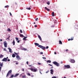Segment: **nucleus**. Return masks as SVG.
I'll return each mask as SVG.
<instances>
[{"label": "nucleus", "instance_id": "44", "mask_svg": "<svg viewBox=\"0 0 78 78\" xmlns=\"http://www.w3.org/2000/svg\"><path fill=\"white\" fill-rule=\"evenodd\" d=\"M18 43H19L20 42V40H18L17 41Z\"/></svg>", "mask_w": 78, "mask_h": 78}, {"label": "nucleus", "instance_id": "10", "mask_svg": "<svg viewBox=\"0 0 78 78\" xmlns=\"http://www.w3.org/2000/svg\"><path fill=\"white\" fill-rule=\"evenodd\" d=\"M8 49L9 50V52L10 53H12V50L10 48H8Z\"/></svg>", "mask_w": 78, "mask_h": 78}, {"label": "nucleus", "instance_id": "55", "mask_svg": "<svg viewBox=\"0 0 78 78\" xmlns=\"http://www.w3.org/2000/svg\"><path fill=\"white\" fill-rule=\"evenodd\" d=\"M40 54H41V55H42V54H43V52H40Z\"/></svg>", "mask_w": 78, "mask_h": 78}, {"label": "nucleus", "instance_id": "50", "mask_svg": "<svg viewBox=\"0 0 78 78\" xmlns=\"http://www.w3.org/2000/svg\"><path fill=\"white\" fill-rule=\"evenodd\" d=\"M51 28H53V27H55V26H51Z\"/></svg>", "mask_w": 78, "mask_h": 78}, {"label": "nucleus", "instance_id": "51", "mask_svg": "<svg viewBox=\"0 0 78 78\" xmlns=\"http://www.w3.org/2000/svg\"><path fill=\"white\" fill-rule=\"evenodd\" d=\"M38 65H41V63H38Z\"/></svg>", "mask_w": 78, "mask_h": 78}, {"label": "nucleus", "instance_id": "46", "mask_svg": "<svg viewBox=\"0 0 78 78\" xmlns=\"http://www.w3.org/2000/svg\"><path fill=\"white\" fill-rule=\"evenodd\" d=\"M49 72V70H48V71H46V73H48V72Z\"/></svg>", "mask_w": 78, "mask_h": 78}, {"label": "nucleus", "instance_id": "13", "mask_svg": "<svg viewBox=\"0 0 78 78\" xmlns=\"http://www.w3.org/2000/svg\"><path fill=\"white\" fill-rule=\"evenodd\" d=\"M19 75V73H17V74H16L15 76H14V77H16L17 76H18V75Z\"/></svg>", "mask_w": 78, "mask_h": 78}, {"label": "nucleus", "instance_id": "9", "mask_svg": "<svg viewBox=\"0 0 78 78\" xmlns=\"http://www.w3.org/2000/svg\"><path fill=\"white\" fill-rule=\"evenodd\" d=\"M7 43H6L5 42H4V47H7Z\"/></svg>", "mask_w": 78, "mask_h": 78}, {"label": "nucleus", "instance_id": "25", "mask_svg": "<svg viewBox=\"0 0 78 78\" xmlns=\"http://www.w3.org/2000/svg\"><path fill=\"white\" fill-rule=\"evenodd\" d=\"M59 44H60L61 45H62V41H61V40L59 41Z\"/></svg>", "mask_w": 78, "mask_h": 78}, {"label": "nucleus", "instance_id": "38", "mask_svg": "<svg viewBox=\"0 0 78 78\" xmlns=\"http://www.w3.org/2000/svg\"><path fill=\"white\" fill-rule=\"evenodd\" d=\"M27 75H29V76H31V74H30V73H28L27 74Z\"/></svg>", "mask_w": 78, "mask_h": 78}, {"label": "nucleus", "instance_id": "59", "mask_svg": "<svg viewBox=\"0 0 78 78\" xmlns=\"http://www.w3.org/2000/svg\"><path fill=\"white\" fill-rule=\"evenodd\" d=\"M53 67L52 66L51 68H50V69H53Z\"/></svg>", "mask_w": 78, "mask_h": 78}, {"label": "nucleus", "instance_id": "61", "mask_svg": "<svg viewBox=\"0 0 78 78\" xmlns=\"http://www.w3.org/2000/svg\"><path fill=\"white\" fill-rule=\"evenodd\" d=\"M37 27V26L36 25H35V28H36V27Z\"/></svg>", "mask_w": 78, "mask_h": 78}, {"label": "nucleus", "instance_id": "41", "mask_svg": "<svg viewBox=\"0 0 78 78\" xmlns=\"http://www.w3.org/2000/svg\"><path fill=\"white\" fill-rule=\"evenodd\" d=\"M22 71H23V72H24V71H25V70L24 69H23V68L22 69Z\"/></svg>", "mask_w": 78, "mask_h": 78}, {"label": "nucleus", "instance_id": "47", "mask_svg": "<svg viewBox=\"0 0 78 78\" xmlns=\"http://www.w3.org/2000/svg\"><path fill=\"white\" fill-rule=\"evenodd\" d=\"M68 41H71V39H68Z\"/></svg>", "mask_w": 78, "mask_h": 78}, {"label": "nucleus", "instance_id": "6", "mask_svg": "<svg viewBox=\"0 0 78 78\" xmlns=\"http://www.w3.org/2000/svg\"><path fill=\"white\" fill-rule=\"evenodd\" d=\"M7 60H8V59H7V58H4L2 61H5V62H6L7 61Z\"/></svg>", "mask_w": 78, "mask_h": 78}, {"label": "nucleus", "instance_id": "11", "mask_svg": "<svg viewBox=\"0 0 78 78\" xmlns=\"http://www.w3.org/2000/svg\"><path fill=\"white\" fill-rule=\"evenodd\" d=\"M38 38H39V39L40 40V41H42V38H41V36H40V35H38Z\"/></svg>", "mask_w": 78, "mask_h": 78}, {"label": "nucleus", "instance_id": "36", "mask_svg": "<svg viewBox=\"0 0 78 78\" xmlns=\"http://www.w3.org/2000/svg\"><path fill=\"white\" fill-rule=\"evenodd\" d=\"M42 58H43V59H46V58H45V57H43Z\"/></svg>", "mask_w": 78, "mask_h": 78}, {"label": "nucleus", "instance_id": "19", "mask_svg": "<svg viewBox=\"0 0 78 78\" xmlns=\"http://www.w3.org/2000/svg\"><path fill=\"white\" fill-rule=\"evenodd\" d=\"M52 16H55V13H54V12H52Z\"/></svg>", "mask_w": 78, "mask_h": 78}, {"label": "nucleus", "instance_id": "64", "mask_svg": "<svg viewBox=\"0 0 78 78\" xmlns=\"http://www.w3.org/2000/svg\"><path fill=\"white\" fill-rule=\"evenodd\" d=\"M63 78H66V77H63Z\"/></svg>", "mask_w": 78, "mask_h": 78}, {"label": "nucleus", "instance_id": "23", "mask_svg": "<svg viewBox=\"0 0 78 78\" xmlns=\"http://www.w3.org/2000/svg\"><path fill=\"white\" fill-rule=\"evenodd\" d=\"M20 37H24V36H23V34H20Z\"/></svg>", "mask_w": 78, "mask_h": 78}, {"label": "nucleus", "instance_id": "22", "mask_svg": "<svg viewBox=\"0 0 78 78\" xmlns=\"http://www.w3.org/2000/svg\"><path fill=\"white\" fill-rule=\"evenodd\" d=\"M26 9H27L28 10H31V8L30 7H29V8H27Z\"/></svg>", "mask_w": 78, "mask_h": 78}, {"label": "nucleus", "instance_id": "18", "mask_svg": "<svg viewBox=\"0 0 78 78\" xmlns=\"http://www.w3.org/2000/svg\"><path fill=\"white\" fill-rule=\"evenodd\" d=\"M12 58H15V57H16V55H15V54H13L12 55Z\"/></svg>", "mask_w": 78, "mask_h": 78}, {"label": "nucleus", "instance_id": "62", "mask_svg": "<svg viewBox=\"0 0 78 78\" xmlns=\"http://www.w3.org/2000/svg\"><path fill=\"white\" fill-rule=\"evenodd\" d=\"M54 54H55V55H56V52H54Z\"/></svg>", "mask_w": 78, "mask_h": 78}, {"label": "nucleus", "instance_id": "7", "mask_svg": "<svg viewBox=\"0 0 78 78\" xmlns=\"http://www.w3.org/2000/svg\"><path fill=\"white\" fill-rule=\"evenodd\" d=\"M50 71H51V73L52 75H53V72H54V71H53V69H51L50 70Z\"/></svg>", "mask_w": 78, "mask_h": 78}, {"label": "nucleus", "instance_id": "54", "mask_svg": "<svg viewBox=\"0 0 78 78\" xmlns=\"http://www.w3.org/2000/svg\"><path fill=\"white\" fill-rule=\"evenodd\" d=\"M7 61L8 62H9V61H10V60L9 59H8V60H7Z\"/></svg>", "mask_w": 78, "mask_h": 78}, {"label": "nucleus", "instance_id": "56", "mask_svg": "<svg viewBox=\"0 0 78 78\" xmlns=\"http://www.w3.org/2000/svg\"><path fill=\"white\" fill-rule=\"evenodd\" d=\"M48 65L49 66H53V65H51L50 64H49Z\"/></svg>", "mask_w": 78, "mask_h": 78}, {"label": "nucleus", "instance_id": "17", "mask_svg": "<svg viewBox=\"0 0 78 78\" xmlns=\"http://www.w3.org/2000/svg\"><path fill=\"white\" fill-rule=\"evenodd\" d=\"M3 56H4L3 55H2V54H1L0 55V58H2Z\"/></svg>", "mask_w": 78, "mask_h": 78}, {"label": "nucleus", "instance_id": "28", "mask_svg": "<svg viewBox=\"0 0 78 78\" xmlns=\"http://www.w3.org/2000/svg\"><path fill=\"white\" fill-rule=\"evenodd\" d=\"M71 41H73V37H72L71 38Z\"/></svg>", "mask_w": 78, "mask_h": 78}, {"label": "nucleus", "instance_id": "52", "mask_svg": "<svg viewBox=\"0 0 78 78\" xmlns=\"http://www.w3.org/2000/svg\"><path fill=\"white\" fill-rule=\"evenodd\" d=\"M26 63H27V65H28V61Z\"/></svg>", "mask_w": 78, "mask_h": 78}, {"label": "nucleus", "instance_id": "14", "mask_svg": "<svg viewBox=\"0 0 78 78\" xmlns=\"http://www.w3.org/2000/svg\"><path fill=\"white\" fill-rule=\"evenodd\" d=\"M24 38H23V40H24L25 41H26V39H27V37H25V36H24Z\"/></svg>", "mask_w": 78, "mask_h": 78}, {"label": "nucleus", "instance_id": "30", "mask_svg": "<svg viewBox=\"0 0 78 78\" xmlns=\"http://www.w3.org/2000/svg\"><path fill=\"white\" fill-rule=\"evenodd\" d=\"M22 78H26V76H22Z\"/></svg>", "mask_w": 78, "mask_h": 78}, {"label": "nucleus", "instance_id": "2", "mask_svg": "<svg viewBox=\"0 0 78 78\" xmlns=\"http://www.w3.org/2000/svg\"><path fill=\"white\" fill-rule=\"evenodd\" d=\"M64 68L65 69H70V66L69 65H65Z\"/></svg>", "mask_w": 78, "mask_h": 78}, {"label": "nucleus", "instance_id": "4", "mask_svg": "<svg viewBox=\"0 0 78 78\" xmlns=\"http://www.w3.org/2000/svg\"><path fill=\"white\" fill-rule=\"evenodd\" d=\"M30 70L32 71V72H37V69H33L31 68L30 69Z\"/></svg>", "mask_w": 78, "mask_h": 78}, {"label": "nucleus", "instance_id": "27", "mask_svg": "<svg viewBox=\"0 0 78 78\" xmlns=\"http://www.w3.org/2000/svg\"><path fill=\"white\" fill-rule=\"evenodd\" d=\"M14 76V75L12 74L10 78H13Z\"/></svg>", "mask_w": 78, "mask_h": 78}, {"label": "nucleus", "instance_id": "8", "mask_svg": "<svg viewBox=\"0 0 78 78\" xmlns=\"http://www.w3.org/2000/svg\"><path fill=\"white\" fill-rule=\"evenodd\" d=\"M16 58L18 59H21L20 56H19L18 55L16 56Z\"/></svg>", "mask_w": 78, "mask_h": 78}, {"label": "nucleus", "instance_id": "31", "mask_svg": "<svg viewBox=\"0 0 78 78\" xmlns=\"http://www.w3.org/2000/svg\"><path fill=\"white\" fill-rule=\"evenodd\" d=\"M9 37H10V36H9V37L6 39V40L8 39V40H9Z\"/></svg>", "mask_w": 78, "mask_h": 78}, {"label": "nucleus", "instance_id": "29", "mask_svg": "<svg viewBox=\"0 0 78 78\" xmlns=\"http://www.w3.org/2000/svg\"><path fill=\"white\" fill-rule=\"evenodd\" d=\"M9 73H8L6 75V77H7V76H9Z\"/></svg>", "mask_w": 78, "mask_h": 78}, {"label": "nucleus", "instance_id": "42", "mask_svg": "<svg viewBox=\"0 0 78 78\" xmlns=\"http://www.w3.org/2000/svg\"><path fill=\"white\" fill-rule=\"evenodd\" d=\"M16 65H17V64H19V63L17 62L16 63Z\"/></svg>", "mask_w": 78, "mask_h": 78}, {"label": "nucleus", "instance_id": "20", "mask_svg": "<svg viewBox=\"0 0 78 78\" xmlns=\"http://www.w3.org/2000/svg\"><path fill=\"white\" fill-rule=\"evenodd\" d=\"M23 50H24V51H27V49L25 48H23Z\"/></svg>", "mask_w": 78, "mask_h": 78}, {"label": "nucleus", "instance_id": "35", "mask_svg": "<svg viewBox=\"0 0 78 78\" xmlns=\"http://www.w3.org/2000/svg\"><path fill=\"white\" fill-rule=\"evenodd\" d=\"M16 41H18L19 40V38H16Z\"/></svg>", "mask_w": 78, "mask_h": 78}, {"label": "nucleus", "instance_id": "40", "mask_svg": "<svg viewBox=\"0 0 78 78\" xmlns=\"http://www.w3.org/2000/svg\"><path fill=\"white\" fill-rule=\"evenodd\" d=\"M52 78H56V77L55 76H53L52 77Z\"/></svg>", "mask_w": 78, "mask_h": 78}, {"label": "nucleus", "instance_id": "26", "mask_svg": "<svg viewBox=\"0 0 78 78\" xmlns=\"http://www.w3.org/2000/svg\"><path fill=\"white\" fill-rule=\"evenodd\" d=\"M7 31H11V30L9 28H8Z\"/></svg>", "mask_w": 78, "mask_h": 78}, {"label": "nucleus", "instance_id": "3", "mask_svg": "<svg viewBox=\"0 0 78 78\" xmlns=\"http://www.w3.org/2000/svg\"><path fill=\"white\" fill-rule=\"evenodd\" d=\"M52 63H53L54 65H56L57 67H59V63H58V62L55 61L53 62Z\"/></svg>", "mask_w": 78, "mask_h": 78}, {"label": "nucleus", "instance_id": "16", "mask_svg": "<svg viewBox=\"0 0 78 78\" xmlns=\"http://www.w3.org/2000/svg\"><path fill=\"white\" fill-rule=\"evenodd\" d=\"M8 73L11 74V73H12V70H10L8 72Z\"/></svg>", "mask_w": 78, "mask_h": 78}, {"label": "nucleus", "instance_id": "63", "mask_svg": "<svg viewBox=\"0 0 78 78\" xmlns=\"http://www.w3.org/2000/svg\"><path fill=\"white\" fill-rule=\"evenodd\" d=\"M0 41H1V42H2V39H0Z\"/></svg>", "mask_w": 78, "mask_h": 78}, {"label": "nucleus", "instance_id": "57", "mask_svg": "<svg viewBox=\"0 0 78 78\" xmlns=\"http://www.w3.org/2000/svg\"><path fill=\"white\" fill-rule=\"evenodd\" d=\"M63 62L62 61H61V64H63Z\"/></svg>", "mask_w": 78, "mask_h": 78}, {"label": "nucleus", "instance_id": "53", "mask_svg": "<svg viewBox=\"0 0 78 78\" xmlns=\"http://www.w3.org/2000/svg\"><path fill=\"white\" fill-rule=\"evenodd\" d=\"M47 5H50V3L49 2H47Z\"/></svg>", "mask_w": 78, "mask_h": 78}, {"label": "nucleus", "instance_id": "32", "mask_svg": "<svg viewBox=\"0 0 78 78\" xmlns=\"http://www.w3.org/2000/svg\"><path fill=\"white\" fill-rule=\"evenodd\" d=\"M0 66H1V67H2L3 66V63H1L0 64Z\"/></svg>", "mask_w": 78, "mask_h": 78}, {"label": "nucleus", "instance_id": "49", "mask_svg": "<svg viewBox=\"0 0 78 78\" xmlns=\"http://www.w3.org/2000/svg\"><path fill=\"white\" fill-rule=\"evenodd\" d=\"M49 48V47H48V46H47L46 47V49H48V48Z\"/></svg>", "mask_w": 78, "mask_h": 78}, {"label": "nucleus", "instance_id": "58", "mask_svg": "<svg viewBox=\"0 0 78 78\" xmlns=\"http://www.w3.org/2000/svg\"><path fill=\"white\" fill-rule=\"evenodd\" d=\"M66 51H69V50H68V49H67L66 50Z\"/></svg>", "mask_w": 78, "mask_h": 78}, {"label": "nucleus", "instance_id": "24", "mask_svg": "<svg viewBox=\"0 0 78 78\" xmlns=\"http://www.w3.org/2000/svg\"><path fill=\"white\" fill-rule=\"evenodd\" d=\"M13 45H15V41H14V40H13Z\"/></svg>", "mask_w": 78, "mask_h": 78}, {"label": "nucleus", "instance_id": "60", "mask_svg": "<svg viewBox=\"0 0 78 78\" xmlns=\"http://www.w3.org/2000/svg\"><path fill=\"white\" fill-rule=\"evenodd\" d=\"M4 51H6V48H4Z\"/></svg>", "mask_w": 78, "mask_h": 78}, {"label": "nucleus", "instance_id": "45", "mask_svg": "<svg viewBox=\"0 0 78 78\" xmlns=\"http://www.w3.org/2000/svg\"><path fill=\"white\" fill-rule=\"evenodd\" d=\"M9 14H10V16H12V14H11V12H9Z\"/></svg>", "mask_w": 78, "mask_h": 78}, {"label": "nucleus", "instance_id": "21", "mask_svg": "<svg viewBox=\"0 0 78 78\" xmlns=\"http://www.w3.org/2000/svg\"><path fill=\"white\" fill-rule=\"evenodd\" d=\"M47 62L49 63H51V61L50 60H48L47 61Z\"/></svg>", "mask_w": 78, "mask_h": 78}, {"label": "nucleus", "instance_id": "5", "mask_svg": "<svg viewBox=\"0 0 78 78\" xmlns=\"http://www.w3.org/2000/svg\"><path fill=\"white\" fill-rule=\"evenodd\" d=\"M69 61L71 63H75V61L73 59H71Z\"/></svg>", "mask_w": 78, "mask_h": 78}, {"label": "nucleus", "instance_id": "15", "mask_svg": "<svg viewBox=\"0 0 78 78\" xmlns=\"http://www.w3.org/2000/svg\"><path fill=\"white\" fill-rule=\"evenodd\" d=\"M34 44L35 45H36V46H39V44L37 43H34Z\"/></svg>", "mask_w": 78, "mask_h": 78}, {"label": "nucleus", "instance_id": "37", "mask_svg": "<svg viewBox=\"0 0 78 78\" xmlns=\"http://www.w3.org/2000/svg\"><path fill=\"white\" fill-rule=\"evenodd\" d=\"M38 20V18H36V19H35V20L36 21H37Z\"/></svg>", "mask_w": 78, "mask_h": 78}, {"label": "nucleus", "instance_id": "48", "mask_svg": "<svg viewBox=\"0 0 78 78\" xmlns=\"http://www.w3.org/2000/svg\"><path fill=\"white\" fill-rule=\"evenodd\" d=\"M8 6H9L6 5V6H5V8H7V7H8Z\"/></svg>", "mask_w": 78, "mask_h": 78}, {"label": "nucleus", "instance_id": "39", "mask_svg": "<svg viewBox=\"0 0 78 78\" xmlns=\"http://www.w3.org/2000/svg\"><path fill=\"white\" fill-rule=\"evenodd\" d=\"M15 55H18V54H19V53H16V52H15Z\"/></svg>", "mask_w": 78, "mask_h": 78}, {"label": "nucleus", "instance_id": "1", "mask_svg": "<svg viewBox=\"0 0 78 78\" xmlns=\"http://www.w3.org/2000/svg\"><path fill=\"white\" fill-rule=\"evenodd\" d=\"M38 47H39L40 48H41V49H42V50H45V49H46L45 48V47H44V46H43L42 45H39L38 46Z\"/></svg>", "mask_w": 78, "mask_h": 78}, {"label": "nucleus", "instance_id": "33", "mask_svg": "<svg viewBox=\"0 0 78 78\" xmlns=\"http://www.w3.org/2000/svg\"><path fill=\"white\" fill-rule=\"evenodd\" d=\"M54 22L55 23H56V20H54Z\"/></svg>", "mask_w": 78, "mask_h": 78}, {"label": "nucleus", "instance_id": "34", "mask_svg": "<svg viewBox=\"0 0 78 78\" xmlns=\"http://www.w3.org/2000/svg\"><path fill=\"white\" fill-rule=\"evenodd\" d=\"M20 33H22V30H20Z\"/></svg>", "mask_w": 78, "mask_h": 78}, {"label": "nucleus", "instance_id": "12", "mask_svg": "<svg viewBox=\"0 0 78 78\" xmlns=\"http://www.w3.org/2000/svg\"><path fill=\"white\" fill-rule=\"evenodd\" d=\"M45 9H46V10H47V11H50V9H48V8H47V7H45Z\"/></svg>", "mask_w": 78, "mask_h": 78}, {"label": "nucleus", "instance_id": "43", "mask_svg": "<svg viewBox=\"0 0 78 78\" xmlns=\"http://www.w3.org/2000/svg\"><path fill=\"white\" fill-rule=\"evenodd\" d=\"M2 69V67L0 66V72H1V70Z\"/></svg>", "mask_w": 78, "mask_h": 78}]
</instances>
